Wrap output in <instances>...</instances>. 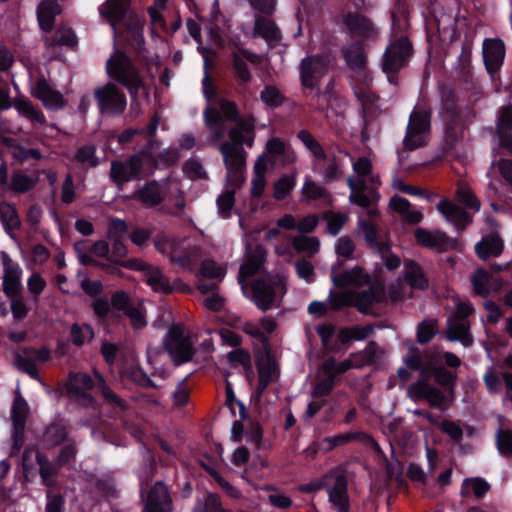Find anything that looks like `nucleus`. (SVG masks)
I'll return each instance as SVG.
<instances>
[{
    "label": "nucleus",
    "mask_w": 512,
    "mask_h": 512,
    "mask_svg": "<svg viewBox=\"0 0 512 512\" xmlns=\"http://www.w3.org/2000/svg\"><path fill=\"white\" fill-rule=\"evenodd\" d=\"M159 147V142L149 138L145 147L139 153L130 155L125 161L111 162L109 177L112 183L122 188L125 183L143 178V158L150 160L152 167L157 168V159L153 151Z\"/></svg>",
    "instance_id": "obj_1"
},
{
    "label": "nucleus",
    "mask_w": 512,
    "mask_h": 512,
    "mask_svg": "<svg viewBox=\"0 0 512 512\" xmlns=\"http://www.w3.org/2000/svg\"><path fill=\"white\" fill-rule=\"evenodd\" d=\"M106 71L110 78L124 86L131 97H136L144 82L139 69L131 58L121 50H116L106 63Z\"/></svg>",
    "instance_id": "obj_2"
},
{
    "label": "nucleus",
    "mask_w": 512,
    "mask_h": 512,
    "mask_svg": "<svg viewBox=\"0 0 512 512\" xmlns=\"http://www.w3.org/2000/svg\"><path fill=\"white\" fill-rule=\"evenodd\" d=\"M413 52V45L406 36H401L386 47L381 66L390 84H399L398 75L409 65Z\"/></svg>",
    "instance_id": "obj_3"
},
{
    "label": "nucleus",
    "mask_w": 512,
    "mask_h": 512,
    "mask_svg": "<svg viewBox=\"0 0 512 512\" xmlns=\"http://www.w3.org/2000/svg\"><path fill=\"white\" fill-rule=\"evenodd\" d=\"M431 131V113L426 109L414 108L410 113L403 139V147L407 151H415L425 147L429 142Z\"/></svg>",
    "instance_id": "obj_4"
},
{
    "label": "nucleus",
    "mask_w": 512,
    "mask_h": 512,
    "mask_svg": "<svg viewBox=\"0 0 512 512\" xmlns=\"http://www.w3.org/2000/svg\"><path fill=\"white\" fill-rule=\"evenodd\" d=\"M164 349L175 366L183 365L192 360L195 348L180 324H172L163 341Z\"/></svg>",
    "instance_id": "obj_5"
},
{
    "label": "nucleus",
    "mask_w": 512,
    "mask_h": 512,
    "mask_svg": "<svg viewBox=\"0 0 512 512\" xmlns=\"http://www.w3.org/2000/svg\"><path fill=\"white\" fill-rule=\"evenodd\" d=\"M94 386V380L88 373L71 371L64 383V390L72 402L88 408L95 403V399L90 393Z\"/></svg>",
    "instance_id": "obj_6"
},
{
    "label": "nucleus",
    "mask_w": 512,
    "mask_h": 512,
    "mask_svg": "<svg viewBox=\"0 0 512 512\" xmlns=\"http://www.w3.org/2000/svg\"><path fill=\"white\" fill-rule=\"evenodd\" d=\"M94 97L99 113L102 115L118 116L123 114L126 109V96L114 83L109 82L102 87L96 88Z\"/></svg>",
    "instance_id": "obj_7"
},
{
    "label": "nucleus",
    "mask_w": 512,
    "mask_h": 512,
    "mask_svg": "<svg viewBox=\"0 0 512 512\" xmlns=\"http://www.w3.org/2000/svg\"><path fill=\"white\" fill-rule=\"evenodd\" d=\"M413 234L419 246L436 251L437 253L458 249V241L441 230L431 231L426 228L418 227L414 230Z\"/></svg>",
    "instance_id": "obj_8"
},
{
    "label": "nucleus",
    "mask_w": 512,
    "mask_h": 512,
    "mask_svg": "<svg viewBox=\"0 0 512 512\" xmlns=\"http://www.w3.org/2000/svg\"><path fill=\"white\" fill-rule=\"evenodd\" d=\"M3 282L2 289L7 298L21 297L23 291L22 274L23 270L8 253L2 252Z\"/></svg>",
    "instance_id": "obj_9"
},
{
    "label": "nucleus",
    "mask_w": 512,
    "mask_h": 512,
    "mask_svg": "<svg viewBox=\"0 0 512 512\" xmlns=\"http://www.w3.org/2000/svg\"><path fill=\"white\" fill-rule=\"evenodd\" d=\"M144 507L142 512H172L173 503L168 487L162 481H157L141 496Z\"/></svg>",
    "instance_id": "obj_10"
},
{
    "label": "nucleus",
    "mask_w": 512,
    "mask_h": 512,
    "mask_svg": "<svg viewBox=\"0 0 512 512\" xmlns=\"http://www.w3.org/2000/svg\"><path fill=\"white\" fill-rule=\"evenodd\" d=\"M327 71L328 65L322 56L315 55L304 58L300 65L302 86L309 89L316 88L320 79Z\"/></svg>",
    "instance_id": "obj_11"
},
{
    "label": "nucleus",
    "mask_w": 512,
    "mask_h": 512,
    "mask_svg": "<svg viewBox=\"0 0 512 512\" xmlns=\"http://www.w3.org/2000/svg\"><path fill=\"white\" fill-rule=\"evenodd\" d=\"M231 57L234 75L238 84H249L252 81V73L247 62L251 64H258L260 62L259 55L248 49L240 48L238 51L232 52Z\"/></svg>",
    "instance_id": "obj_12"
},
{
    "label": "nucleus",
    "mask_w": 512,
    "mask_h": 512,
    "mask_svg": "<svg viewBox=\"0 0 512 512\" xmlns=\"http://www.w3.org/2000/svg\"><path fill=\"white\" fill-rule=\"evenodd\" d=\"M32 95L50 110H59L66 105V101L61 92L53 89L44 76H40L36 80L32 88Z\"/></svg>",
    "instance_id": "obj_13"
},
{
    "label": "nucleus",
    "mask_w": 512,
    "mask_h": 512,
    "mask_svg": "<svg viewBox=\"0 0 512 512\" xmlns=\"http://www.w3.org/2000/svg\"><path fill=\"white\" fill-rule=\"evenodd\" d=\"M505 45L499 38L485 39L483 42V60L489 75L494 76L503 65Z\"/></svg>",
    "instance_id": "obj_14"
},
{
    "label": "nucleus",
    "mask_w": 512,
    "mask_h": 512,
    "mask_svg": "<svg viewBox=\"0 0 512 512\" xmlns=\"http://www.w3.org/2000/svg\"><path fill=\"white\" fill-rule=\"evenodd\" d=\"M343 24L349 32L365 40L374 39L378 35V29L372 21L358 12H348L343 16Z\"/></svg>",
    "instance_id": "obj_15"
},
{
    "label": "nucleus",
    "mask_w": 512,
    "mask_h": 512,
    "mask_svg": "<svg viewBox=\"0 0 512 512\" xmlns=\"http://www.w3.org/2000/svg\"><path fill=\"white\" fill-rule=\"evenodd\" d=\"M358 441L367 444H373L376 451H381L380 446L373 437L362 431H350L346 433H340L335 436H327L322 439L323 442V453H328L337 447L346 445L348 443Z\"/></svg>",
    "instance_id": "obj_16"
},
{
    "label": "nucleus",
    "mask_w": 512,
    "mask_h": 512,
    "mask_svg": "<svg viewBox=\"0 0 512 512\" xmlns=\"http://www.w3.org/2000/svg\"><path fill=\"white\" fill-rule=\"evenodd\" d=\"M372 345L374 343H370L369 346L362 352L356 353L353 355V361L351 360H345L341 363H337L334 359H329L325 361L324 363H332L334 366L331 368L330 373L334 375V378L347 370H349L352 367H362L364 365H371L375 362L376 359V353L375 350L372 348Z\"/></svg>",
    "instance_id": "obj_17"
},
{
    "label": "nucleus",
    "mask_w": 512,
    "mask_h": 512,
    "mask_svg": "<svg viewBox=\"0 0 512 512\" xmlns=\"http://www.w3.org/2000/svg\"><path fill=\"white\" fill-rule=\"evenodd\" d=\"M69 425L62 418L50 422L42 434V442L47 449L60 446L68 441Z\"/></svg>",
    "instance_id": "obj_18"
},
{
    "label": "nucleus",
    "mask_w": 512,
    "mask_h": 512,
    "mask_svg": "<svg viewBox=\"0 0 512 512\" xmlns=\"http://www.w3.org/2000/svg\"><path fill=\"white\" fill-rule=\"evenodd\" d=\"M437 209L446 219L454 223L457 230L465 229L473 220L472 215L463 207L443 199L437 204Z\"/></svg>",
    "instance_id": "obj_19"
},
{
    "label": "nucleus",
    "mask_w": 512,
    "mask_h": 512,
    "mask_svg": "<svg viewBox=\"0 0 512 512\" xmlns=\"http://www.w3.org/2000/svg\"><path fill=\"white\" fill-rule=\"evenodd\" d=\"M130 5L131 0H106L99 7V14L113 29H116V24L127 16Z\"/></svg>",
    "instance_id": "obj_20"
},
{
    "label": "nucleus",
    "mask_w": 512,
    "mask_h": 512,
    "mask_svg": "<svg viewBox=\"0 0 512 512\" xmlns=\"http://www.w3.org/2000/svg\"><path fill=\"white\" fill-rule=\"evenodd\" d=\"M329 501L337 507V512H349L348 482L344 474H338L332 487L327 488Z\"/></svg>",
    "instance_id": "obj_21"
},
{
    "label": "nucleus",
    "mask_w": 512,
    "mask_h": 512,
    "mask_svg": "<svg viewBox=\"0 0 512 512\" xmlns=\"http://www.w3.org/2000/svg\"><path fill=\"white\" fill-rule=\"evenodd\" d=\"M62 12L57 0H42L37 6V20L40 29L49 33L55 25V18Z\"/></svg>",
    "instance_id": "obj_22"
},
{
    "label": "nucleus",
    "mask_w": 512,
    "mask_h": 512,
    "mask_svg": "<svg viewBox=\"0 0 512 512\" xmlns=\"http://www.w3.org/2000/svg\"><path fill=\"white\" fill-rule=\"evenodd\" d=\"M496 130L499 146L512 154V105L501 110Z\"/></svg>",
    "instance_id": "obj_23"
},
{
    "label": "nucleus",
    "mask_w": 512,
    "mask_h": 512,
    "mask_svg": "<svg viewBox=\"0 0 512 512\" xmlns=\"http://www.w3.org/2000/svg\"><path fill=\"white\" fill-rule=\"evenodd\" d=\"M251 289L255 305L263 312L268 311L275 299L273 286L265 279L258 278L252 283Z\"/></svg>",
    "instance_id": "obj_24"
},
{
    "label": "nucleus",
    "mask_w": 512,
    "mask_h": 512,
    "mask_svg": "<svg viewBox=\"0 0 512 512\" xmlns=\"http://www.w3.org/2000/svg\"><path fill=\"white\" fill-rule=\"evenodd\" d=\"M266 260V250L262 245H257L249 255L247 261L240 266L239 283L243 284L246 278L252 277L262 270Z\"/></svg>",
    "instance_id": "obj_25"
},
{
    "label": "nucleus",
    "mask_w": 512,
    "mask_h": 512,
    "mask_svg": "<svg viewBox=\"0 0 512 512\" xmlns=\"http://www.w3.org/2000/svg\"><path fill=\"white\" fill-rule=\"evenodd\" d=\"M404 280L412 289L425 291L429 288V279L421 265L412 259L405 260Z\"/></svg>",
    "instance_id": "obj_26"
},
{
    "label": "nucleus",
    "mask_w": 512,
    "mask_h": 512,
    "mask_svg": "<svg viewBox=\"0 0 512 512\" xmlns=\"http://www.w3.org/2000/svg\"><path fill=\"white\" fill-rule=\"evenodd\" d=\"M332 281L336 287L345 288L349 286H362L370 281L369 274L361 266H355L350 270H345L339 275L333 276Z\"/></svg>",
    "instance_id": "obj_27"
},
{
    "label": "nucleus",
    "mask_w": 512,
    "mask_h": 512,
    "mask_svg": "<svg viewBox=\"0 0 512 512\" xmlns=\"http://www.w3.org/2000/svg\"><path fill=\"white\" fill-rule=\"evenodd\" d=\"M220 152L223 155L227 171L245 170L246 158L242 147H237L230 142H224L220 146Z\"/></svg>",
    "instance_id": "obj_28"
},
{
    "label": "nucleus",
    "mask_w": 512,
    "mask_h": 512,
    "mask_svg": "<svg viewBox=\"0 0 512 512\" xmlns=\"http://www.w3.org/2000/svg\"><path fill=\"white\" fill-rule=\"evenodd\" d=\"M133 198L140 201L145 207H156L164 200L160 185L156 180H150L137 189Z\"/></svg>",
    "instance_id": "obj_29"
},
{
    "label": "nucleus",
    "mask_w": 512,
    "mask_h": 512,
    "mask_svg": "<svg viewBox=\"0 0 512 512\" xmlns=\"http://www.w3.org/2000/svg\"><path fill=\"white\" fill-rule=\"evenodd\" d=\"M342 54L347 66L351 70L361 72L366 68L367 56L361 42L351 43L342 50Z\"/></svg>",
    "instance_id": "obj_30"
},
{
    "label": "nucleus",
    "mask_w": 512,
    "mask_h": 512,
    "mask_svg": "<svg viewBox=\"0 0 512 512\" xmlns=\"http://www.w3.org/2000/svg\"><path fill=\"white\" fill-rule=\"evenodd\" d=\"M0 222L4 231L11 235L12 232L20 230L22 222L14 204L7 200L0 201Z\"/></svg>",
    "instance_id": "obj_31"
},
{
    "label": "nucleus",
    "mask_w": 512,
    "mask_h": 512,
    "mask_svg": "<svg viewBox=\"0 0 512 512\" xmlns=\"http://www.w3.org/2000/svg\"><path fill=\"white\" fill-rule=\"evenodd\" d=\"M157 472V463L154 454L147 450L143 456V462L137 471L140 494L143 497L145 491L149 488L150 482L153 480Z\"/></svg>",
    "instance_id": "obj_32"
},
{
    "label": "nucleus",
    "mask_w": 512,
    "mask_h": 512,
    "mask_svg": "<svg viewBox=\"0 0 512 512\" xmlns=\"http://www.w3.org/2000/svg\"><path fill=\"white\" fill-rule=\"evenodd\" d=\"M256 367L258 370V377L275 381L280 375L279 367L271 353L270 347L265 348V352L257 356Z\"/></svg>",
    "instance_id": "obj_33"
},
{
    "label": "nucleus",
    "mask_w": 512,
    "mask_h": 512,
    "mask_svg": "<svg viewBox=\"0 0 512 512\" xmlns=\"http://www.w3.org/2000/svg\"><path fill=\"white\" fill-rule=\"evenodd\" d=\"M254 31L261 36L269 45H276L280 42L282 34L276 23L270 19L258 16L255 19Z\"/></svg>",
    "instance_id": "obj_34"
},
{
    "label": "nucleus",
    "mask_w": 512,
    "mask_h": 512,
    "mask_svg": "<svg viewBox=\"0 0 512 512\" xmlns=\"http://www.w3.org/2000/svg\"><path fill=\"white\" fill-rule=\"evenodd\" d=\"M97 380L98 391L102 395L106 404L110 405L117 413H122L129 409L128 402L122 399L109 387L102 375L97 374Z\"/></svg>",
    "instance_id": "obj_35"
},
{
    "label": "nucleus",
    "mask_w": 512,
    "mask_h": 512,
    "mask_svg": "<svg viewBox=\"0 0 512 512\" xmlns=\"http://www.w3.org/2000/svg\"><path fill=\"white\" fill-rule=\"evenodd\" d=\"M504 249L503 240L499 236H491L487 239H482L475 245V253L478 258L487 260L490 257H498Z\"/></svg>",
    "instance_id": "obj_36"
},
{
    "label": "nucleus",
    "mask_w": 512,
    "mask_h": 512,
    "mask_svg": "<svg viewBox=\"0 0 512 512\" xmlns=\"http://www.w3.org/2000/svg\"><path fill=\"white\" fill-rule=\"evenodd\" d=\"M145 283L156 293L167 295L172 293L170 281L159 267L151 265L145 275Z\"/></svg>",
    "instance_id": "obj_37"
},
{
    "label": "nucleus",
    "mask_w": 512,
    "mask_h": 512,
    "mask_svg": "<svg viewBox=\"0 0 512 512\" xmlns=\"http://www.w3.org/2000/svg\"><path fill=\"white\" fill-rule=\"evenodd\" d=\"M36 463L39 466V474L42 483L45 486L51 487L53 485V478H55L61 469L57 461L51 462L49 458L43 453L36 454Z\"/></svg>",
    "instance_id": "obj_38"
},
{
    "label": "nucleus",
    "mask_w": 512,
    "mask_h": 512,
    "mask_svg": "<svg viewBox=\"0 0 512 512\" xmlns=\"http://www.w3.org/2000/svg\"><path fill=\"white\" fill-rule=\"evenodd\" d=\"M333 366L334 365L332 363L323 364L322 370L324 373V377L318 380L313 387L312 396L314 398L327 397L333 391L336 384V379L334 378V375L330 373V370Z\"/></svg>",
    "instance_id": "obj_39"
},
{
    "label": "nucleus",
    "mask_w": 512,
    "mask_h": 512,
    "mask_svg": "<svg viewBox=\"0 0 512 512\" xmlns=\"http://www.w3.org/2000/svg\"><path fill=\"white\" fill-rule=\"evenodd\" d=\"M297 138L302 142L305 148L312 154L315 161H324L328 156L322 145L315 139L312 133L307 129L298 131Z\"/></svg>",
    "instance_id": "obj_40"
},
{
    "label": "nucleus",
    "mask_w": 512,
    "mask_h": 512,
    "mask_svg": "<svg viewBox=\"0 0 512 512\" xmlns=\"http://www.w3.org/2000/svg\"><path fill=\"white\" fill-rule=\"evenodd\" d=\"M7 144L11 148L12 158L19 164H23L30 159L39 161L42 158V154L39 149L26 148L12 139H8Z\"/></svg>",
    "instance_id": "obj_41"
},
{
    "label": "nucleus",
    "mask_w": 512,
    "mask_h": 512,
    "mask_svg": "<svg viewBox=\"0 0 512 512\" xmlns=\"http://www.w3.org/2000/svg\"><path fill=\"white\" fill-rule=\"evenodd\" d=\"M378 301V292L375 288L370 287L356 294H352V307H356L361 314H368L369 309L374 302Z\"/></svg>",
    "instance_id": "obj_42"
},
{
    "label": "nucleus",
    "mask_w": 512,
    "mask_h": 512,
    "mask_svg": "<svg viewBox=\"0 0 512 512\" xmlns=\"http://www.w3.org/2000/svg\"><path fill=\"white\" fill-rule=\"evenodd\" d=\"M447 339L450 341H459L465 347L473 344V337L469 332V325L460 321L452 323L449 321Z\"/></svg>",
    "instance_id": "obj_43"
},
{
    "label": "nucleus",
    "mask_w": 512,
    "mask_h": 512,
    "mask_svg": "<svg viewBox=\"0 0 512 512\" xmlns=\"http://www.w3.org/2000/svg\"><path fill=\"white\" fill-rule=\"evenodd\" d=\"M28 413L29 406L26 400L21 395L15 396L11 409L13 428L25 429Z\"/></svg>",
    "instance_id": "obj_44"
},
{
    "label": "nucleus",
    "mask_w": 512,
    "mask_h": 512,
    "mask_svg": "<svg viewBox=\"0 0 512 512\" xmlns=\"http://www.w3.org/2000/svg\"><path fill=\"white\" fill-rule=\"evenodd\" d=\"M469 488H471L474 496L477 499H482L490 490V484L483 478H467L463 481L461 487V495L467 496L469 494Z\"/></svg>",
    "instance_id": "obj_45"
},
{
    "label": "nucleus",
    "mask_w": 512,
    "mask_h": 512,
    "mask_svg": "<svg viewBox=\"0 0 512 512\" xmlns=\"http://www.w3.org/2000/svg\"><path fill=\"white\" fill-rule=\"evenodd\" d=\"M354 251L355 245L353 241L347 236L340 237L336 243V254L338 259L332 267V272L341 268L344 265V260L352 259Z\"/></svg>",
    "instance_id": "obj_46"
},
{
    "label": "nucleus",
    "mask_w": 512,
    "mask_h": 512,
    "mask_svg": "<svg viewBox=\"0 0 512 512\" xmlns=\"http://www.w3.org/2000/svg\"><path fill=\"white\" fill-rule=\"evenodd\" d=\"M70 338L75 346L82 347L85 342L94 338V330L88 323H74L70 327Z\"/></svg>",
    "instance_id": "obj_47"
},
{
    "label": "nucleus",
    "mask_w": 512,
    "mask_h": 512,
    "mask_svg": "<svg viewBox=\"0 0 512 512\" xmlns=\"http://www.w3.org/2000/svg\"><path fill=\"white\" fill-rule=\"evenodd\" d=\"M36 185V180L31 176L24 174L21 171H16L12 174L11 182L6 190H11L15 193L23 194L30 191Z\"/></svg>",
    "instance_id": "obj_48"
},
{
    "label": "nucleus",
    "mask_w": 512,
    "mask_h": 512,
    "mask_svg": "<svg viewBox=\"0 0 512 512\" xmlns=\"http://www.w3.org/2000/svg\"><path fill=\"white\" fill-rule=\"evenodd\" d=\"M435 370L434 381L449 394L453 395L458 378L457 373L448 370L445 366H440Z\"/></svg>",
    "instance_id": "obj_49"
},
{
    "label": "nucleus",
    "mask_w": 512,
    "mask_h": 512,
    "mask_svg": "<svg viewBox=\"0 0 512 512\" xmlns=\"http://www.w3.org/2000/svg\"><path fill=\"white\" fill-rule=\"evenodd\" d=\"M296 185L294 175L285 174L280 177L273 185V196L276 200L281 201L287 198Z\"/></svg>",
    "instance_id": "obj_50"
},
{
    "label": "nucleus",
    "mask_w": 512,
    "mask_h": 512,
    "mask_svg": "<svg viewBox=\"0 0 512 512\" xmlns=\"http://www.w3.org/2000/svg\"><path fill=\"white\" fill-rule=\"evenodd\" d=\"M260 100L268 107L275 109L282 106L287 98L275 86L266 85L260 92Z\"/></svg>",
    "instance_id": "obj_51"
},
{
    "label": "nucleus",
    "mask_w": 512,
    "mask_h": 512,
    "mask_svg": "<svg viewBox=\"0 0 512 512\" xmlns=\"http://www.w3.org/2000/svg\"><path fill=\"white\" fill-rule=\"evenodd\" d=\"M320 174L325 184L339 181L344 174L339 159L335 155L329 158L327 165L320 170Z\"/></svg>",
    "instance_id": "obj_52"
},
{
    "label": "nucleus",
    "mask_w": 512,
    "mask_h": 512,
    "mask_svg": "<svg viewBox=\"0 0 512 512\" xmlns=\"http://www.w3.org/2000/svg\"><path fill=\"white\" fill-rule=\"evenodd\" d=\"M194 512H232L229 509H224L221 499L216 493H208L204 501H197Z\"/></svg>",
    "instance_id": "obj_53"
},
{
    "label": "nucleus",
    "mask_w": 512,
    "mask_h": 512,
    "mask_svg": "<svg viewBox=\"0 0 512 512\" xmlns=\"http://www.w3.org/2000/svg\"><path fill=\"white\" fill-rule=\"evenodd\" d=\"M125 376L135 384L143 388H156V383L140 366H130L125 372Z\"/></svg>",
    "instance_id": "obj_54"
},
{
    "label": "nucleus",
    "mask_w": 512,
    "mask_h": 512,
    "mask_svg": "<svg viewBox=\"0 0 512 512\" xmlns=\"http://www.w3.org/2000/svg\"><path fill=\"white\" fill-rule=\"evenodd\" d=\"M111 309L114 316L123 315L132 306L129 294L124 290H117L112 293L110 300Z\"/></svg>",
    "instance_id": "obj_55"
},
{
    "label": "nucleus",
    "mask_w": 512,
    "mask_h": 512,
    "mask_svg": "<svg viewBox=\"0 0 512 512\" xmlns=\"http://www.w3.org/2000/svg\"><path fill=\"white\" fill-rule=\"evenodd\" d=\"M292 245L296 251L308 252L311 255H314L320 249V243L316 237H307L304 235L294 237Z\"/></svg>",
    "instance_id": "obj_56"
},
{
    "label": "nucleus",
    "mask_w": 512,
    "mask_h": 512,
    "mask_svg": "<svg viewBox=\"0 0 512 512\" xmlns=\"http://www.w3.org/2000/svg\"><path fill=\"white\" fill-rule=\"evenodd\" d=\"M226 274V270L219 266L212 259H205L200 265V275L206 279H217L221 281Z\"/></svg>",
    "instance_id": "obj_57"
},
{
    "label": "nucleus",
    "mask_w": 512,
    "mask_h": 512,
    "mask_svg": "<svg viewBox=\"0 0 512 512\" xmlns=\"http://www.w3.org/2000/svg\"><path fill=\"white\" fill-rule=\"evenodd\" d=\"M302 194L307 200H320L328 196V191L307 177L302 187Z\"/></svg>",
    "instance_id": "obj_58"
},
{
    "label": "nucleus",
    "mask_w": 512,
    "mask_h": 512,
    "mask_svg": "<svg viewBox=\"0 0 512 512\" xmlns=\"http://www.w3.org/2000/svg\"><path fill=\"white\" fill-rule=\"evenodd\" d=\"M235 195V189H228L217 198L218 211L222 217L228 218L231 216V210L235 205Z\"/></svg>",
    "instance_id": "obj_59"
},
{
    "label": "nucleus",
    "mask_w": 512,
    "mask_h": 512,
    "mask_svg": "<svg viewBox=\"0 0 512 512\" xmlns=\"http://www.w3.org/2000/svg\"><path fill=\"white\" fill-rule=\"evenodd\" d=\"M77 446L75 441H67L59 450V453L56 457V461L58 466L61 468L71 464L75 461L77 455Z\"/></svg>",
    "instance_id": "obj_60"
},
{
    "label": "nucleus",
    "mask_w": 512,
    "mask_h": 512,
    "mask_svg": "<svg viewBox=\"0 0 512 512\" xmlns=\"http://www.w3.org/2000/svg\"><path fill=\"white\" fill-rule=\"evenodd\" d=\"M488 276H489L488 272L483 268H478L474 272V274L471 278V283H472L473 290H474L475 294L482 296V297L488 296V294L490 292L489 287L486 283Z\"/></svg>",
    "instance_id": "obj_61"
},
{
    "label": "nucleus",
    "mask_w": 512,
    "mask_h": 512,
    "mask_svg": "<svg viewBox=\"0 0 512 512\" xmlns=\"http://www.w3.org/2000/svg\"><path fill=\"white\" fill-rule=\"evenodd\" d=\"M358 227L362 231L365 242L369 248L378 245V228L372 221L359 219Z\"/></svg>",
    "instance_id": "obj_62"
},
{
    "label": "nucleus",
    "mask_w": 512,
    "mask_h": 512,
    "mask_svg": "<svg viewBox=\"0 0 512 512\" xmlns=\"http://www.w3.org/2000/svg\"><path fill=\"white\" fill-rule=\"evenodd\" d=\"M496 445L501 455L512 457V431L499 429L496 437Z\"/></svg>",
    "instance_id": "obj_63"
},
{
    "label": "nucleus",
    "mask_w": 512,
    "mask_h": 512,
    "mask_svg": "<svg viewBox=\"0 0 512 512\" xmlns=\"http://www.w3.org/2000/svg\"><path fill=\"white\" fill-rule=\"evenodd\" d=\"M75 160L79 163H88L90 167L98 165L96 157V148L93 145H84L77 149Z\"/></svg>",
    "instance_id": "obj_64"
}]
</instances>
